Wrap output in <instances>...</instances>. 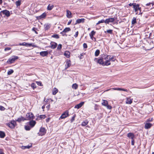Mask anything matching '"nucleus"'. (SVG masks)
Returning <instances> with one entry per match:
<instances>
[{"mask_svg": "<svg viewBox=\"0 0 154 154\" xmlns=\"http://www.w3.org/2000/svg\"><path fill=\"white\" fill-rule=\"evenodd\" d=\"M133 99H131V97H129L126 98V103L127 104H131L133 102Z\"/></svg>", "mask_w": 154, "mask_h": 154, "instance_id": "9b49d317", "label": "nucleus"}, {"mask_svg": "<svg viewBox=\"0 0 154 154\" xmlns=\"http://www.w3.org/2000/svg\"><path fill=\"white\" fill-rule=\"evenodd\" d=\"M46 16V14L45 13H44L41 15L37 17L38 19H41L45 18Z\"/></svg>", "mask_w": 154, "mask_h": 154, "instance_id": "ddd939ff", "label": "nucleus"}, {"mask_svg": "<svg viewBox=\"0 0 154 154\" xmlns=\"http://www.w3.org/2000/svg\"><path fill=\"white\" fill-rule=\"evenodd\" d=\"M46 132L45 129L44 128L42 127L39 130V132L38 133V134L39 135L43 136L45 134Z\"/></svg>", "mask_w": 154, "mask_h": 154, "instance_id": "423d86ee", "label": "nucleus"}, {"mask_svg": "<svg viewBox=\"0 0 154 154\" xmlns=\"http://www.w3.org/2000/svg\"><path fill=\"white\" fill-rule=\"evenodd\" d=\"M58 92V89L56 88H54L52 91V94L53 95H55Z\"/></svg>", "mask_w": 154, "mask_h": 154, "instance_id": "c85d7f7f", "label": "nucleus"}, {"mask_svg": "<svg viewBox=\"0 0 154 154\" xmlns=\"http://www.w3.org/2000/svg\"><path fill=\"white\" fill-rule=\"evenodd\" d=\"M95 32L94 31H92L90 33L89 35L91 37V38L93 40V36L95 35Z\"/></svg>", "mask_w": 154, "mask_h": 154, "instance_id": "b1692460", "label": "nucleus"}, {"mask_svg": "<svg viewBox=\"0 0 154 154\" xmlns=\"http://www.w3.org/2000/svg\"><path fill=\"white\" fill-rule=\"evenodd\" d=\"M88 121L87 120H85L82 122V125L83 126H85L88 124Z\"/></svg>", "mask_w": 154, "mask_h": 154, "instance_id": "393cba45", "label": "nucleus"}, {"mask_svg": "<svg viewBox=\"0 0 154 154\" xmlns=\"http://www.w3.org/2000/svg\"><path fill=\"white\" fill-rule=\"evenodd\" d=\"M44 26L45 29L46 30H47L50 28V26L49 24H45L44 25Z\"/></svg>", "mask_w": 154, "mask_h": 154, "instance_id": "2f4dec72", "label": "nucleus"}, {"mask_svg": "<svg viewBox=\"0 0 154 154\" xmlns=\"http://www.w3.org/2000/svg\"><path fill=\"white\" fill-rule=\"evenodd\" d=\"M66 69L68 68L71 65V61L70 60H67L66 62Z\"/></svg>", "mask_w": 154, "mask_h": 154, "instance_id": "412c9836", "label": "nucleus"}, {"mask_svg": "<svg viewBox=\"0 0 154 154\" xmlns=\"http://www.w3.org/2000/svg\"><path fill=\"white\" fill-rule=\"evenodd\" d=\"M100 53V51L99 50H97L95 52V56L97 57L99 55Z\"/></svg>", "mask_w": 154, "mask_h": 154, "instance_id": "72a5a7b5", "label": "nucleus"}, {"mask_svg": "<svg viewBox=\"0 0 154 154\" xmlns=\"http://www.w3.org/2000/svg\"><path fill=\"white\" fill-rule=\"evenodd\" d=\"M52 37H54V38H59V36H58V35H52Z\"/></svg>", "mask_w": 154, "mask_h": 154, "instance_id": "c03bdc74", "label": "nucleus"}, {"mask_svg": "<svg viewBox=\"0 0 154 154\" xmlns=\"http://www.w3.org/2000/svg\"><path fill=\"white\" fill-rule=\"evenodd\" d=\"M69 112L68 111H66L64 112L60 116V119H64L69 116Z\"/></svg>", "mask_w": 154, "mask_h": 154, "instance_id": "0eeeda50", "label": "nucleus"}, {"mask_svg": "<svg viewBox=\"0 0 154 154\" xmlns=\"http://www.w3.org/2000/svg\"><path fill=\"white\" fill-rule=\"evenodd\" d=\"M84 102H82L76 105H75L74 107L75 108H77V109H79L81 108L84 104Z\"/></svg>", "mask_w": 154, "mask_h": 154, "instance_id": "2eb2a0df", "label": "nucleus"}, {"mask_svg": "<svg viewBox=\"0 0 154 154\" xmlns=\"http://www.w3.org/2000/svg\"><path fill=\"white\" fill-rule=\"evenodd\" d=\"M5 136V134L4 132L0 131V137L1 138H3Z\"/></svg>", "mask_w": 154, "mask_h": 154, "instance_id": "cd10ccee", "label": "nucleus"}, {"mask_svg": "<svg viewBox=\"0 0 154 154\" xmlns=\"http://www.w3.org/2000/svg\"><path fill=\"white\" fill-rule=\"evenodd\" d=\"M102 104L103 105L106 107L107 109H112L111 106L108 104V101L106 100H103Z\"/></svg>", "mask_w": 154, "mask_h": 154, "instance_id": "39448f33", "label": "nucleus"}, {"mask_svg": "<svg viewBox=\"0 0 154 154\" xmlns=\"http://www.w3.org/2000/svg\"><path fill=\"white\" fill-rule=\"evenodd\" d=\"M134 3H132H132H130V4H129V6H132V5H133V6H134Z\"/></svg>", "mask_w": 154, "mask_h": 154, "instance_id": "bf43d9fd", "label": "nucleus"}, {"mask_svg": "<svg viewBox=\"0 0 154 154\" xmlns=\"http://www.w3.org/2000/svg\"><path fill=\"white\" fill-rule=\"evenodd\" d=\"M27 43L26 42H23L22 43H20L19 44V45H23V46H26Z\"/></svg>", "mask_w": 154, "mask_h": 154, "instance_id": "37998d69", "label": "nucleus"}, {"mask_svg": "<svg viewBox=\"0 0 154 154\" xmlns=\"http://www.w3.org/2000/svg\"><path fill=\"white\" fill-rule=\"evenodd\" d=\"M0 154H4L3 150L0 149Z\"/></svg>", "mask_w": 154, "mask_h": 154, "instance_id": "864d4df0", "label": "nucleus"}, {"mask_svg": "<svg viewBox=\"0 0 154 154\" xmlns=\"http://www.w3.org/2000/svg\"><path fill=\"white\" fill-rule=\"evenodd\" d=\"M78 34H79L78 31L76 32L75 35H74V37H75V38L77 37L78 35Z\"/></svg>", "mask_w": 154, "mask_h": 154, "instance_id": "8fccbe9b", "label": "nucleus"}, {"mask_svg": "<svg viewBox=\"0 0 154 154\" xmlns=\"http://www.w3.org/2000/svg\"><path fill=\"white\" fill-rule=\"evenodd\" d=\"M5 108L3 106H0V110L1 111H3L5 110Z\"/></svg>", "mask_w": 154, "mask_h": 154, "instance_id": "a18cd8bd", "label": "nucleus"}, {"mask_svg": "<svg viewBox=\"0 0 154 154\" xmlns=\"http://www.w3.org/2000/svg\"><path fill=\"white\" fill-rule=\"evenodd\" d=\"M3 14H5L7 17H8L10 16V12L7 10H4L2 11L1 12Z\"/></svg>", "mask_w": 154, "mask_h": 154, "instance_id": "9d476101", "label": "nucleus"}, {"mask_svg": "<svg viewBox=\"0 0 154 154\" xmlns=\"http://www.w3.org/2000/svg\"><path fill=\"white\" fill-rule=\"evenodd\" d=\"M152 118H149L146 121V122L148 123V122H151L152 121Z\"/></svg>", "mask_w": 154, "mask_h": 154, "instance_id": "a19ab883", "label": "nucleus"}, {"mask_svg": "<svg viewBox=\"0 0 154 154\" xmlns=\"http://www.w3.org/2000/svg\"><path fill=\"white\" fill-rule=\"evenodd\" d=\"M11 49V48H10L7 47V48H6L5 49V51H7V50H10Z\"/></svg>", "mask_w": 154, "mask_h": 154, "instance_id": "3c124183", "label": "nucleus"}, {"mask_svg": "<svg viewBox=\"0 0 154 154\" xmlns=\"http://www.w3.org/2000/svg\"><path fill=\"white\" fill-rule=\"evenodd\" d=\"M18 59L17 56H13L9 58L7 61V63L9 64H11L14 62L15 60Z\"/></svg>", "mask_w": 154, "mask_h": 154, "instance_id": "20e7f679", "label": "nucleus"}, {"mask_svg": "<svg viewBox=\"0 0 154 154\" xmlns=\"http://www.w3.org/2000/svg\"><path fill=\"white\" fill-rule=\"evenodd\" d=\"M134 8L136 12V14H141V8L139 7V5L134 4Z\"/></svg>", "mask_w": 154, "mask_h": 154, "instance_id": "f03ea898", "label": "nucleus"}, {"mask_svg": "<svg viewBox=\"0 0 154 154\" xmlns=\"http://www.w3.org/2000/svg\"><path fill=\"white\" fill-rule=\"evenodd\" d=\"M62 48V45L61 44H59L58 45V47H57V49L60 50L61 48Z\"/></svg>", "mask_w": 154, "mask_h": 154, "instance_id": "49530a36", "label": "nucleus"}, {"mask_svg": "<svg viewBox=\"0 0 154 154\" xmlns=\"http://www.w3.org/2000/svg\"><path fill=\"white\" fill-rule=\"evenodd\" d=\"M115 20L114 18H110L106 19L105 20V23L109 24V23L113 22Z\"/></svg>", "mask_w": 154, "mask_h": 154, "instance_id": "1a4fd4ad", "label": "nucleus"}, {"mask_svg": "<svg viewBox=\"0 0 154 154\" xmlns=\"http://www.w3.org/2000/svg\"><path fill=\"white\" fill-rule=\"evenodd\" d=\"M85 20V19L84 18L78 19L76 20V23H83Z\"/></svg>", "mask_w": 154, "mask_h": 154, "instance_id": "5701e85b", "label": "nucleus"}, {"mask_svg": "<svg viewBox=\"0 0 154 154\" xmlns=\"http://www.w3.org/2000/svg\"><path fill=\"white\" fill-rule=\"evenodd\" d=\"M71 29H70L69 27H67L65 29H64V30L62 32H61L60 33L61 34L63 35H64V34H63V33H66V32H67L70 31Z\"/></svg>", "mask_w": 154, "mask_h": 154, "instance_id": "a211bd4d", "label": "nucleus"}, {"mask_svg": "<svg viewBox=\"0 0 154 154\" xmlns=\"http://www.w3.org/2000/svg\"><path fill=\"white\" fill-rule=\"evenodd\" d=\"M44 108H45V106H42V109H44Z\"/></svg>", "mask_w": 154, "mask_h": 154, "instance_id": "69168bd1", "label": "nucleus"}, {"mask_svg": "<svg viewBox=\"0 0 154 154\" xmlns=\"http://www.w3.org/2000/svg\"><path fill=\"white\" fill-rule=\"evenodd\" d=\"M14 72V70L13 69H10L8 72V74L10 75L11 74Z\"/></svg>", "mask_w": 154, "mask_h": 154, "instance_id": "4c0bfd02", "label": "nucleus"}, {"mask_svg": "<svg viewBox=\"0 0 154 154\" xmlns=\"http://www.w3.org/2000/svg\"><path fill=\"white\" fill-rule=\"evenodd\" d=\"M50 48L52 49L55 48L57 45V44L56 43L54 42H51L50 43Z\"/></svg>", "mask_w": 154, "mask_h": 154, "instance_id": "4468645a", "label": "nucleus"}, {"mask_svg": "<svg viewBox=\"0 0 154 154\" xmlns=\"http://www.w3.org/2000/svg\"><path fill=\"white\" fill-rule=\"evenodd\" d=\"M83 47L84 48H87V44L85 43H84L83 44Z\"/></svg>", "mask_w": 154, "mask_h": 154, "instance_id": "de8ad7c7", "label": "nucleus"}, {"mask_svg": "<svg viewBox=\"0 0 154 154\" xmlns=\"http://www.w3.org/2000/svg\"><path fill=\"white\" fill-rule=\"evenodd\" d=\"M70 55V53L68 51H66L64 53V55L67 58L69 57Z\"/></svg>", "mask_w": 154, "mask_h": 154, "instance_id": "bb28decb", "label": "nucleus"}, {"mask_svg": "<svg viewBox=\"0 0 154 154\" xmlns=\"http://www.w3.org/2000/svg\"><path fill=\"white\" fill-rule=\"evenodd\" d=\"M45 116L44 115H40L39 117H38V118H40V119H45Z\"/></svg>", "mask_w": 154, "mask_h": 154, "instance_id": "79ce46f5", "label": "nucleus"}, {"mask_svg": "<svg viewBox=\"0 0 154 154\" xmlns=\"http://www.w3.org/2000/svg\"><path fill=\"white\" fill-rule=\"evenodd\" d=\"M152 154H154V152L152 153Z\"/></svg>", "mask_w": 154, "mask_h": 154, "instance_id": "338daca9", "label": "nucleus"}, {"mask_svg": "<svg viewBox=\"0 0 154 154\" xmlns=\"http://www.w3.org/2000/svg\"><path fill=\"white\" fill-rule=\"evenodd\" d=\"M127 137L131 138V139H133L134 137V135L132 133H129L127 134Z\"/></svg>", "mask_w": 154, "mask_h": 154, "instance_id": "4be33fe9", "label": "nucleus"}, {"mask_svg": "<svg viewBox=\"0 0 154 154\" xmlns=\"http://www.w3.org/2000/svg\"><path fill=\"white\" fill-rule=\"evenodd\" d=\"M31 147V146H22V149H29Z\"/></svg>", "mask_w": 154, "mask_h": 154, "instance_id": "58836bf2", "label": "nucleus"}, {"mask_svg": "<svg viewBox=\"0 0 154 154\" xmlns=\"http://www.w3.org/2000/svg\"><path fill=\"white\" fill-rule=\"evenodd\" d=\"M116 59L115 56L105 55L101 58L98 59L97 63L103 66H108L111 64V61H114Z\"/></svg>", "mask_w": 154, "mask_h": 154, "instance_id": "f257e3e1", "label": "nucleus"}, {"mask_svg": "<svg viewBox=\"0 0 154 154\" xmlns=\"http://www.w3.org/2000/svg\"><path fill=\"white\" fill-rule=\"evenodd\" d=\"M32 45L31 44H28L27 43L26 46H30Z\"/></svg>", "mask_w": 154, "mask_h": 154, "instance_id": "4d7b16f0", "label": "nucleus"}, {"mask_svg": "<svg viewBox=\"0 0 154 154\" xmlns=\"http://www.w3.org/2000/svg\"><path fill=\"white\" fill-rule=\"evenodd\" d=\"M21 0H18L16 2L15 4L17 6H19L21 4Z\"/></svg>", "mask_w": 154, "mask_h": 154, "instance_id": "473e14b6", "label": "nucleus"}, {"mask_svg": "<svg viewBox=\"0 0 154 154\" xmlns=\"http://www.w3.org/2000/svg\"><path fill=\"white\" fill-rule=\"evenodd\" d=\"M36 122L35 121L32 120L30 121L29 122V125H30L31 128L33 127L35 125Z\"/></svg>", "mask_w": 154, "mask_h": 154, "instance_id": "dca6fc26", "label": "nucleus"}, {"mask_svg": "<svg viewBox=\"0 0 154 154\" xmlns=\"http://www.w3.org/2000/svg\"><path fill=\"white\" fill-rule=\"evenodd\" d=\"M72 87L73 88L76 89L78 87V85L76 83L73 84L72 85Z\"/></svg>", "mask_w": 154, "mask_h": 154, "instance_id": "c756f323", "label": "nucleus"}, {"mask_svg": "<svg viewBox=\"0 0 154 154\" xmlns=\"http://www.w3.org/2000/svg\"><path fill=\"white\" fill-rule=\"evenodd\" d=\"M105 23V20H100L98 21V23H96V25H98V24H100V23Z\"/></svg>", "mask_w": 154, "mask_h": 154, "instance_id": "e433bc0d", "label": "nucleus"}, {"mask_svg": "<svg viewBox=\"0 0 154 154\" xmlns=\"http://www.w3.org/2000/svg\"><path fill=\"white\" fill-rule=\"evenodd\" d=\"M54 6L53 5L49 4L47 7V9L48 10L50 11L51 10L54 8Z\"/></svg>", "mask_w": 154, "mask_h": 154, "instance_id": "a878e982", "label": "nucleus"}, {"mask_svg": "<svg viewBox=\"0 0 154 154\" xmlns=\"http://www.w3.org/2000/svg\"><path fill=\"white\" fill-rule=\"evenodd\" d=\"M25 120V119H24V118H23V117H21L20 118H18V119L16 120V122L17 121L18 122H20L22 121H23Z\"/></svg>", "mask_w": 154, "mask_h": 154, "instance_id": "7c9ffc66", "label": "nucleus"}, {"mask_svg": "<svg viewBox=\"0 0 154 154\" xmlns=\"http://www.w3.org/2000/svg\"><path fill=\"white\" fill-rule=\"evenodd\" d=\"M72 22V20H70L68 23V25H69Z\"/></svg>", "mask_w": 154, "mask_h": 154, "instance_id": "052dcab7", "label": "nucleus"}, {"mask_svg": "<svg viewBox=\"0 0 154 154\" xmlns=\"http://www.w3.org/2000/svg\"><path fill=\"white\" fill-rule=\"evenodd\" d=\"M94 39L93 40H94L95 41H96V38H93V39Z\"/></svg>", "mask_w": 154, "mask_h": 154, "instance_id": "0e129e2a", "label": "nucleus"}, {"mask_svg": "<svg viewBox=\"0 0 154 154\" xmlns=\"http://www.w3.org/2000/svg\"><path fill=\"white\" fill-rule=\"evenodd\" d=\"M2 0H0V4H2Z\"/></svg>", "mask_w": 154, "mask_h": 154, "instance_id": "e2e57ef3", "label": "nucleus"}, {"mask_svg": "<svg viewBox=\"0 0 154 154\" xmlns=\"http://www.w3.org/2000/svg\"><path fill=\"white\" fill-rule=\"evenodd\" d=\"M150 4H151V3H148L146 5L147 6H149Z\"/></svg>", "mask_w": 154, "mask_h": 154, "instance_id": "680f3d73", "label": "nucleus"}, {"mask_svg": "<svg viewBox=\"0 0 154 154\" xmlns=\"http://www.w3.org/2000/svg\"><path fill=\"white\" fill-rule=\"evenodd\" d=\"M83 54H81L79 56V58L80 59H81L83 58Z\"/></svg>", "mask_w": 154, "mask_h": 154, "instance_id": "603ef678", "label": "nucleus"}, {"mask_svg": "<svg viewBox=\"0 0 154 154\" xmlns=\"http://www.w3.org/2000/svg\"><path fill=\"white\" fill-rule=\"evenodd\" d=\"M107 32L109 33H111L112 32V30L111 29H109L107 30Z\"/></svg>", "mask_w": 154, "mask_h": 154, "instance_id": "09e8293b", "label": "nucleus"}, {"mask_svg": "<svg viewBox=\"0 0 154 154\" xmlns=\"http://www.w3.org/2000/svg\"><path fill=\"white\" fill-rule=\"evenodd\" d=\"M31 87H32V88H33V89H34L35 88H36V85L35 83H32L31 84Z\"/></svg>", "mask_w": 154, "mask_h": 154, "instance_id": "ea45409f", "label": "nucleus"}, {"mask_svg": "<svg viewBox=\"0 0 154 154\" xmlns=\"http://www.w3.org/2000/svg\"><path fill=\"white\" fill-rule=\"evenodd\" d=\"M111 89L113 90H118V91H125L126 92H128V91L126 89H125L121 88H111ZM111 89H110V90ZM109 90H107L106 91H108Z\"/></svg>", "mask_w": 154, "mask_h": 154, "instance_id": "f8f14e48", "label": "nucleus"}, {"mask_svg": "<svg viewBox=\"0 0 154 154\" xmlns=\"http://www.w3.org/2000/svg\"><path fill=\"white\" fill-rule=\"evenodd\" d=\"M136 23V18L135 17H133L131 21V23L132 24H134Z\"/></svg>", "mask_w": 154, "mask_h": 154, "instance_id": "f704fd0d", "label": "nucleus"}, {"mask_svg": "<svg viewBox=\"0 0 154 154\" xmlns=\"http://www.w3.org/2000/svg\"><path fill=\"white\" fill-rule=\"evenodd\" d=\"M31 126H29L28 125H26L25 126V128L26 130L27 131H29L30 130L31 128Z\"/></svg>", "mask_w": 154, "mask_h": 154, "instance_id": "c9c22d12", "label": "nucleus"}, {"mask_svg": "<svg viewBox=\"0 0 154 154\" xmlns=\"http://www.w3.org/2000/svg\"><path fill=\"white\" fill-rule=\"evenodd\" d=\"M6 125L10 128H13L16 125V121L13 120L7 123Z\"/></svg>", "mask_w": 154, "mask_h": 154, "instance_id": "7ed1b4c3", "label": "nucleus"}, {"mask_svg": "<svg viewBox=\"0 0 154 154\" xmlns=\"http://www.w3.org/2000/svg\"><path fill=\"white\" fill-rule=\"evenodd\" d=\"M26 118L27 120H29L31 119H33L34 118V116L31 112L27 113L26 115Z\"/></svg>", "mask_w": 154, "mask_h": 154, "instance_id": "6e6552de", "label": "nucleus"}, {"mask_svg": "<svg viewBox=\"0 0 154 154\" xmlns=\"http://www.w3.org/2000/svg\"><path fill=\"white\" fill-rule=\"evenodd\" d=\"M48 52L47 51H42L40 53V54L42 56H45L48 54Z\"/></svg>", "mask_w": 154, "mask_h": 154, "instance_id": "aec40b11", "label": "nucleus"}, {"mask_svg": "<svg viewBox=\"0 0 154 154\" xmlns=\"http://www.w3.org/2000/svg\"><path fill=\"white\" fill-rule=\"evenodd\" d=\"M152 125V124L146 122L145 124V128L146 129H148L150 128Z\"/></svg>", "mask_w": 154, "mask_h": 154, "instance_id": "f3484780", "label": "nucleus"}, {"mask_svg": "<svg viewBox=\"0 0 154 154\" xmlns=\"http://www.w3.org/2000/svg\"><path fill=\"white\" fill-rule=\"evenodd\" d=\"M74 119H75V116H73L71 119V122H72L74 120Z\"/></svg>", "mask_w": 154, "mask_h": 154, "instance_id": "6e6d98bb", "label": "nucleus"}, {"mask_svg": "<svg viewBox=\"0 0 154 154\" xmlns=\"http://www.w3.org/2000/svg\"><path fill=\"white\" fill-rule=\"evenodd\" d=\"M32 30H34V28H33V29H32Z\"/></svg>", "mask_w": 154, "mask_h": 154, "instance_id": "774afa93", "label": "nucleus"}, {"mask_svg": "<svg viewBox=\"0 0 154 154\" xmlns=\"http://www.w3.org/2000/svg\"><path fill=\"white\" fill-rule=\"evenodd\" d=\"M134 141L133 139H132L131 143L132 145H134Z\"/></svg>", "mask_w": 154, "mask_h": 154, "instance_id": "13d9d810", "label": "nucleus"}, {"mask_svg": "<svg viewBox=\"0 0 154 154\" xmlns=\"http://www.w3.org/2000/svg\"><path fill=\"white\" fill-rule=\"evenodd\" d=\"M66 17L68 18H70L72 17V13L71 12L68 10H67L66 11Z\"/></svg>", "mask_w": 154, "mask_h": 154, "instance_id": "6ab92c4d", "label": "nucleus"}, {"mask_svg": "<svg viewBox=\"0 0 154 154\" xmlns=\"http://www.w3.org/2000/svg\"><path fill=\"white\" fill-rule=\"evenodd\" d=\"M37 83L38 85L41 86H42V84L41 83V82H37Z\"/></svg>", "mask_w": 154, "mask_h": 154, "instance_id": "5fc2aeb1", "label": "nucleus"}]
</instances>
